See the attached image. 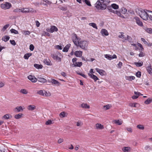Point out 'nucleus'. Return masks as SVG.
Listing matches in <instances>:
<instances>
[{"mask_svg": "<svg viewBox=\"0 0 152 152\" xmlns=\"http://www.w3.org/2000/svg\"><path fill=\"white\" fill-rule=\"evenodd\" d=\"M145 150L148 151H151V148L149 146H146L145 148Z\"/></svg>", "mask_w": 152, "mask_h": 152, "instance_id": "57", "label": "nucleus"}, {"mask_svg": "<svg viewBox=\"0 0 152 152\" xmlns=\"http://www.w3.org/2000/svg\"><path fill=\"white\" fill-rule=\"evenodd\" d=\"M32 53H27L25 54L23 57L25 59H28L29 57L32 56Z\"/></svg>", "mask_w": 152, "mask_h": 152, "instance_id": "26", "label": "nucleus"}, {"mask_svg": "<svg viewBox=\"0 0 152 152\" xmlns=\"http://www.w3.org/2000/svg\"><path fill=\"white\" fill-rule=\"evenodd\" d=\"M110 7H111L112 8L115 10H116L118 8V6L115 4H112Z\"/></svg>", "mask_w": 152, "mask_h": 152, "instance_id": "35", "label": "nucleus"}, {"mask_svg": "<svg viewBox=\"0 0 152 152\" xmlns=\"http://www.w3.org/2000/svg\"><path fill=\"white\" fill-rule=\"evenodd\" d=\"M83 1L85 2V4L88 6H91L90 2L89 0H83Z\"/></svg>", "mask_w": 152, "mask_h": 152, "instance_id": "38", "label": "nucleus"}, {"mask_svg": "<svg viewBox=\"0 0 152 152\" xmlns=\"http://www.w3.org/2000/svg\"><path fill=\"white\" fill-rule=\"evenodd\" d=\"M83 52L80 50H77L74 53L75 55L77 57H80L82 56Z\"/></svg>", "mask_w": 152, "mask_h": 152, "instance_id": "9", "label": "nucleus"}, {"mask_svg": "<svg viewBox=\"0 0 152 152\" xmlns=\"http://www.w3.org/2000/svg\"><path fill=\"white\" fill-rule=\"evenodd\" d=\"M36 107L34 105H29L28 106V110H33L35 109Z\"/></svg>", "mask_w": 152, "mask_h": 152, "instance_id": "27", "label": "nucleus"}, {"mask_svg": "<svg viewBox=\"0 0 152 152\" xmlns=\"http://www.w3.org/2000/svg\"><path fill=\"white\" fill-rule=\"evenodd\" d=\"M60 9L63 11H66L67 10V7H61Z\"/></svg>", "mask_w": 152, "mask_h": 152, "instance_id": "61", "label": "nucleus"}, {"mask_svg": "<svg viewBox=\"0 0 152 152\" xmlns=\"http://www.w3.org/2000/svg\"><path fill=\"white\" fill-rule=\"evenodd\" d=\"M125 78L126 80L129 81H131L132 80H134L135 79V77L133 76H126Z\"/></svg>", "mask_w": 152, "mask_h": 152, "instance_id": "21", "label": "nucleus"}, {"mask_svg": "<svg viewBox=\"0 0 152 152\" xmlns=\"http://www.w3.org/2000/svg\"><path fill=\"white\" fill-rule=\"evenodd\" d=\"M21 10L20 9L18 8L15 9L13 10V12H21Z\"/></svg>", "mask_w": 152, "mask_h": 152, "instance_id": "50", "label": "nucleus"}, {"mask_svg": "<svg viewBox=\"0 0 152 152\" xmlns=\"http://www.w3.org/2000/svg\"><path fill=\"white\" fill-rule=\"evenodd\" d=\"M12 117V115H10L9 114H7L4 115L2 118V119L3 118L7 120L10 118H11Z\"/></svg>", "mask_w": 152, "mask_h": 152, "instance_id": "17", "label": "nucleus"}, {"mask_svg": "<svg viewBox=\"0 0 152 152\" xmlns=\"http://www.w3.org/2000/svg\"><path fill=\"white\" fill-rule=\"evenodd\" d=\"M152 102L151 98H149L147 100H145L144 102V103L146 104H148Z\"/></svg>", "mask_w": 152, "mask_h": 152, "instance_id": "30", "label": "nucleus"}, {"mask_svg": "<svg viewBox=\"0 0 152 152\" xmlns=\"http://www.w3.org/2000/svg\"><path fill=\"white\" fill-rule=\"evenodd\" d=\"M130 148L128 147H124L122 149V150L124 152H129V149Z\"/></svg>", "mask_w": 152, "mask_h": 152, "instance_id": "37", "label": "nucleus"}, {"mask_svg": "<svg viewBox=\"0 0 152 152\" xmlns=\"http://www.w3.org/2000/svg\"><path fill=\"white\" fill-rule=\"evenodd\" d=\"M81 106L83 108L88 109L90 108L89 105H88L87 104L82 103Z\"/></svg>", "mask_w": 152, "mask_h": 152, "instance_id": "32", "label": "nucleus"}, {"mask_svg": "<svg viewBox=\"0 0 152 152\" xmlns=\"http://www.w3.org/2000/svg\"><path fill=\"white\" fill-rule=\"evenodd\" d=\"M95 7L98 10H104L106 9L107 5L104 4L102 2L97 0L95 4Z\"/></svg>", "mask_w": 152, "mask_h": 152, "instance_id": "2", "label": "nucleus"}, {"mask_svg": "<svg viewBox=\"0 0 152 152\" xmlns=\"http://www.w3.org/2000/svg\"><path fill=\"white\" fill-rule=\"evenodd\" d=\"M44 91V95H43V96H50V93H47L46 91H45V90Z\"/></svg>", "mask_w": 152, "mask_h": 152, "instance_id": "46", "label": "nucleus"}, {"mask_svg": "<svg viewBox=\"0 0 152 152\" xmlns=\"http://www.w3.org/2000/svg\"><path fill=\"white\" fill-rule=\"evenodd\" d=\"M143 63L142 62H134V64L137 67H141L142 66Z\"/></svg>", "mask_w": 152, "mask_h": 152, "instance_id": "39", "label": "nucleus"}, {"mask_svg": "<svg viewBox=\"0 0 152 152\" xmlns=\"http://www.w3.org/2000/svg\"><path fill=\"white\" fill-rule=\"evenodd\" d=\"M88 75L89 76H90L91 78L93 79L94 80V81H96V80H99V78L97 77L93 74L88 73Z\"/></svg>", "mask_w": 152, "mask_h": 152, "instance_id": "13", "label": "nucleus"}, {"mask_svg": "<svg viewBox=\"0 0 152 152\" xmlns=\"http://www.w3.org/2000/svg\"><path fill=\"white\" fill-rule=\"evenodd\" d=\"M10 31L11 33H14L15 34H18L19 33L18 31L13 28L11 29Z\"/></svg>", "mask_w": 152, "mask_h": 152, "instance_id": "41", "label": "nucleus"}, {"mask_svg": "<svg viewBox=\"0 0 152 152\" xmlns=\"http://www.w3.org/2000/svg\"><path fill=\"white\" fill-rule=\"evenodd\" d=\"M9 26L10 25L9 24H7L5 25L2 28V31H4L6 29L9 27Z\"/></svg>", "mask_w": 152, "mask_h": 152, "instance_id": "48", "label": "nucleus"}, {"mask_svg": "<svg viewBox=\"0 0 152 152\" xmlns=\"http://www.w3.org/2000/svg\"><path fill=\"white\" fill-rule=\"evenodd\" d=\"M146 32L149 34L152 33V29L151 28H147L145 30Z\"/></svg>", "mask_w": 152, "mask_h": 152, "instance_id": "53", "label": "nucleus"}, {"mask_svg": "<svg viewBox=\"0 0 152 152\" xmlns=\"http://www.w3.org/2000/svg\"><path fill=\"white\" fill-rule=\"evenodd\" d=\"M20 92L24 94H26L28 93V91L26 89H21Z\"/></svg>", "mask_w": 152, "mask_h": 152, "instance_id": "43", "label": "nucleus"}, {"mask_svg": "<svg viewBox=\"0 0 152 152\" xmlns=\"http://www.w3.org/2000/svg\"><path fill=\"white\" fill-rule=\"evenodd\" d=\"M37 94L41 96H43L44 95L43 91L42 90L38 91L37 92Z\"/></svg>", "mask_w": 152, "mask_h": 152, "instance_id": "49", "label": "nucleus"}, {"mask_svg": "<svg viewBox=\"0 0 152 152\" xmlns=\"http://www.w3.org/2000/svg\"><path fill=\"white\" fill-rule=\"evenodd\" d=\"M34 47L33 45L31 44L30 45L29 49L31 51H33L34 49Z\"/></svg>", "mask_w": 152, "mask_h": 152, "instance_id": "55", "label": "nucleus"}, {"mask_svg": "<svg viewBox=\"0 0 152 152\" xmlns=\"http://www.w3.org/2000/svg\"><path fill=\"white\" fill-rule=\"evenodd\" d=\"M148 12H151V14L150 15H149V18L152 21V11H150L149 10H148L147 11Z\"/></svg>", "mask_w": 152, "mask_h": 152, "instance_id": "59", "label": "nucleus"}, {"mask_svg": "<svg viewBox=\"0 0 152 152\" xmlns=\"http://www.w3.org/2000/svg\"><path fill=\"white\" fill-rule=\"evenodd\" d=\"M104 57L107 59L111 60H112V56L109 54H106L104 55Z\"/></svg>", "mask_w": 152, "mask_h": 152, "instance_id": "45", "label": "nucleus"}, {"mask_svg": "<svg viewBox=\"0 0 152 152\" xmlns=\"http://www.w3.org/2000/svg\"><path fill=\"white\" fill-rule=\"evenodd\" d=\"M24 109V107L23 108L21 106L19 107H15L14 110L17 113L19 112L20 111H23V109Z\"/></svg>", "mask_w": 152, "mask_h": 152, "instance_id": "12", "label": "nucleus"}, {"mask_svg": "<svg viewBox=\"0 0 152 152\" xmlns=\"http://www.w3.org/2000/svg\"><path fill=\"white\" fill-rule=\"evenodd\" d=\"M126 40H128V41L130 43L133 42L132 38L129 36L127 35L126 38H125L123 41V42H125Z\"/></svg>", "mask_w": 152, "mask_h": 152, "instance_id": "14", "label": "nucleus"}, {"mask_svg": "<svg viewBox=\"0 0 152 152\" xmlns=\"http://www.w3.org/2000/svg\"><path fill=\"white\" fill-rule=\"evenodd\" d=\"M136 11L140 17L143 20H148L149 15L147 13L145 10L140 8L136 9Z\"/></svg>", "mask_w": 152, "mask_h": 152, "instance_id": "1", "label": "nucleus"}, {"mask_svg": "<svg viewBox=\"0 0 152 152\" xmlns=\"http://www.w3.org/2000/svg\"><path fill=\"white\" fill-rule=\"evenodd\" d=\"M115 123L118 125H121L122 123V121H120L119 120H115Z\"/></svg>", "mask_w": 152, "mask_h": 152, "instance_id": "47", "label": "nucleus"}, {"mask_svg": "<svg viewBox=\"0 0 152 152\" xmlns=\"http://www.w3.org/2000/svg\"><path fill=\"white\" fill-rule=\"evenodd\" d=\"M82 63L81 62H75V64H73L74 66H73L75 67H80L82 66Z\"/></svg>", "mask_w": 152, "mask_h": 152, "instance_id": "25", "label": "nucleus"}, {"mask_svg": "<svg viewBox=\"0 0 152 152\" xmlns=\"http://www.w3.org/2000/svg\"><path fill=\"white\" fill-rule=\"evenodd\" d=\"M137 127L140 129L143 130L144 129V126L143 125L140 124L137 125Z\"/></svg>", "mask_w": 152, "mask_h": 152, "instance_id": "44", "label": "nucleus"}, {"mask_svg": "<svg viewBox=\"0 0 152 152\" xmlns=\"http://www.w3.org/2000/svg\"><path fill=\"white\" fill-rule=\"evenodd\" d=\"M120 12L123 14H125L127 12V10L124 7H122L120 10Z\"/></svg>", "mask_w": 152, "mask_h": 152, "instance_id": "34", "label": "nucleus"}, {"mask_svg": "<svg viewBox=\"0 0 152 152\" xmlns=\"http://www.w3.org/2000/svg\"><path fill=\"white\" fill-rule=\"evenodd\" d=\"M56 48L58 50H61L62 49V47L61 46L59 45H57L56 46Z\"/></svg>", "mask_w": 152, "mask_h": 152, "instance_id": "64", "label": "nucleus"}, {"mask_svg": "<svg viewBox=\"0 0 152 152\" xmlns=\"http://www.w3.org/2000/svg\"><path fill=\"white\" fill-rule=\"evenodd\" d=\"M50 30V32L51 33H53L54 31H58V29L56 26H53L51 27Z\"/></svg>", "mask_w": 152, "mask_h": 152, "instance_id": "20", "label": "nucleus"}, {"mask_svg": "<svg viewBox=\"0 0 152 152\" xmlns=\"http://www.w3.org/2000/svg\"><path fill=\"white\" fill-rule=\"evenodd\" d=\"M48 82L49 83H52V84L56 85L57 86H59L60 85V83L59 82L54 79H52L51 81L48 80Z\"/></svg>", "mask_w": 152, "mask_h": 152, "instance_id": "11", "label": "nucleus"}, {"mask_svg": "<svg viewBox=\"0 0 152 152\" xmlns=\"http://www.w3.org/2000/svg\"><path fill=\"white\" fill-rule=\"evenodd\" d=\"M121 35H119L118 36V37L119 38H123L124 39L125 38L124 37V35L123 34H124V33L121 32Z\"/></svg>", "mask_w": 152, "mask_h": 152, "instance_id": "60", "label": "nucleus"}, {"mask_svg": "<svg viewBox=\"0 0 152 152\" xmlns=\"http://www.w3.org/2000/svg\"><path fill=\"white\" fill-rule=\"evenodd\" d=\"M72 40H78V41H79L80 40V38L78 37L77 34L75 33H74L72 34Z\"/></svg>", "mask_w": 152, "mask_h": 152, "instance_id": "19", "label": "nucleus"}, {"mask_svg": "<svg viewBox=\"0 0 152 152\" xmlns=\"http://www.w3.org/2000/svg\"><path fill=\"white\" fill-rule=\"evenodd\" d=\"M101 33L103 36H107L109 35V33L107 30L104 29H102L101 30Z\"/></svg>", "mask_w": 152, "mask_h": 152, "instance_id": "10", "label": "nucleus"}, {"mask_svg": "<svg viewBox=\"0 0 152 152\" xmlns=\"http://www.w3.org/2000/svg\"><path fill=\"white\" fill-rule=\"evenodd\" d=\"M37 80L40 82L42 83H44L46 82V80L43 77H38L37 78Z\"/></svg>", "mask_w": 152, "mask_h": 152, "instance_id": "18", "label": "nucleus"}, {"mask_svg": "<svg viewBox=\"0 0 152 152\" xmlns=\"http://www.w3.org/2000/svg\"><path fill=\"white\" fill-rule=\"evenodd\" d=\"M71 46L70 44H67L64 48L63 51L64 52H67Z\"/></svg>", "mask_w": 152, "mask_h": 152, "instance_id": "16", "label": "nucleus"}, {"mask_svg": "<svg viewBox=\"0 0 152 152\" xmlns=\"http://www.w3.org/2000/svg\"><path fill=\"white\" fill-rule=\"evenodd\" d=\"M146 70L148 73L150 75H152V67L151 64H150L146 68Z\"/></svg>", "mask_w": 152, "mask_h": 152, "instance_id": "15", "label": "nucleus"}, {"mask_svg": "<svg viewBox=\"0 0 152 152\" xmlns=\"http://www.w3.org/2000/svg\"><path fill=\"white\" fill-rule=\"evenodd\" d=\"M22 33L25 35H28L30 34V32L28 31H23Z\"/></svg>", "mask_w": 152, "mask_h": 152, "instance_id": "42", "label": "nucleus"}, {"mask_svg": "<svg viewBox=\"0 0 152 152\" xmlns=\"http://www.w3.org/2000/svg\"><path fill=\"white\" fill-rule=\"evenodd\" d=\"M95 70L97 72H98L101 75H104L106 74L105 72L102 69H101L98 68H96L95 69Z\"/></svg>", "mask_w": 152, "mask_h": 152, "instance_id": "7", "label": "nucleus"}, {"mask_svg": "<svg viewBox=\"0 0 152 152\" xmlns=\"http://www.w3.org/2000/svg\"><path fill=\"white\" fill-rule=\"evenodd\" d=\"M12 7L11 4L9 2H6L4 4H1L0 7L4 10H7L10 9Z\"/></svg>", "mask_w": 152, "mask_h": 152, "instance_id": "4", "label": "nucleus"}, {"mask_svg": "<svg viewBox=\"0 0 152 152\" xmlns=\"http://www.w3.org/2000/svg\"><path fill=\"white\" fill-rule=\"evenodd\" d=\"M10 38V37L7 35H5L2 38V40L5 42H7L8 41Z\"/></svg>", "mask_w": 152, "mask_h": 152, "instance_id": "22", "label": "nucleus"}, {"mask_svg": "<svg viewBox=\"0 0 152 152\" xmlns=\"http://www.w3.org/2000/svg\"><path fill=\"white\" fill-rule=\"evenodd\" d=\"M22 114L19 113L15 115L14 116V118L16 119H19L22 117Z\"/></svg>", "mask_w": 152, "mask_h": 152, "instance_id": "31", "label": "nucleus"}, {"mask_svg": "<svg viewBox=\"0 0 152 152\" xmlns=\"http://www.w3.org/2000/svg\"><path fill=\"white\" fill-rule=\"evenodd\" d=\"M122 63L121 61H120L118 64V68H121L122 65Z\"/></svg>", "mask_w": 152, "mask_h": 152, "instance_id": "63", "label": "nucleus"}, {"mask_svg": "<svg viewBox=\"0 0 152 152\" xmlns=\"http://www.w3.org/2000/svg\"><path fill=\"white\" fill-rule=\"evenodd\" d=\"M34 66L36 68L38 69H42V68L43 66L41 64H34Z\"/></svg>", "mask_w": 152, "mask_h": 152, "instance_id": "24", "label": "nucleus"}, {"mask_svg": "<svg viewBox=\"0 0 152 152\" xmlns=\"http://www.w3.org/2000/svg\"><path fill=\"white\" fill-rule=\"evenodd\" d=\"M145 55V54L143 53L142 51H140V53L139 54V56L140 57H142L144 56Z\"/></svg>", "mask_w": 152, "mask_h": 152, "instance_id": "62", "label": "nucleus"}, {"mask_svg": "<svg viewBox=\"0 0 152 152\" xmlns=\"http://www.w3.org/2000/svg\"><path fill=\"white\" fill-rule=\"evenodd\" d=\"M28 78L32 83H35L37 80V78L33 75H29L28 77Z\"/></svg>", "mask_w": 152, "mask_h": 152, "instance_id": "6", "label": "nucleus"}, {"mask_svg": "<svg viewBox=\"0 0 152 152\" xmlns=\"http://www.w3.org/2000/svg\"><path fill=\"white\" fill-rule=\"evenodd\" d=\"M114 12H115V13L118 16L121 17L122 18H125V17L124 16H123L121 14V12H120L119 11H118L117 10H115V11Z\"/></svg>", "mask_w": 152, "mask_h": 152, "instance_id": "29", "label": "nucleus"}, {"mask_svg": "<svg viewBox=\"0 0 152 152\" xmlns=\"http://www.w3.org/2000/svg\"><path fill=\"white\" fill-rule=\"evenodd\" d=\"M134 19L135 20V21L137 24L139 26H143V25L142 21L140 20V19L139 17H135Z\"/></svg>", "mask_w": 152, "mask_h": 152, "instance_id": "5", "label": "nucleus"}, {"mask_svg": "<svg viewBox=\"0 0 152 152\" xmlns=\"http://www.w3.org/2000/svg\"><path fill=\"white\" fill-rule=\"evenodd\" d=\"M88 42L87 41H78V45L79 46L84 50H87L88 46Z\"/></svg>", "mask_w": 152, "mask_h": 152, "instance_id": "3", "label": "nucleus"}, {"mask_svg": "<svg viewBox=\"0 0 152 152\" xmlns=\"http://www.w3.org/2000/svg\"><path fill=\"white\" fill-rule=\"evenodd\" d=\"M21 12L23 13H27L29 12V10L27 8H23L21 9Z\"/></svg>", "mask_w": 152, "mask_h": 152, "instance_id": "33", "label": "nucleus"}, {"mask_svg": "<svg viewBox=\"0 0 152 152\" xmlns=\"http://www.w3.org/2000/svg\"><path fill=\"white\" fill-rule=\"evenodd\" d=\"M44 63H45V64L48 65L50 66L52 65V64L51 62L50 61L49 59H45L44 61Z\"/></svg>", "mask_w": 152, "mask_h": 152, "instance_id": "23", "label": "nucleus"}, {"mask_svg": "<svg viewBox=\"0 0 152 152\" xmlns=\"http://www.w3.org/2000/svg\"><path fill=\"white\" fill-rule=\"evenodd\" d=\"M10 43L13 45H15L16 44V42L14 40H10Z\"/></svg>", "mask_w": 152, "mask_h": 152, "instance_id": "58", "label": "nucleus"}, {"mask_svg": "<svg viewBox=\"0 0 152 152\" xmlns=\"http://www.w3.org/2000/svg\"><path fill=\"white\" fill-rule=\"evenodd\" d=\"M103 107L104 108H105L106 110H107L110 108V107L109 104H107L106 105H104Z\"/></svg>", "mask_w": 152, "mask_h": 152, "instance_id": "56", "label": "nucleus"}, {"mask_svg": "<svg viewBox=\"0 0 152 152\" xmlns=\"http://www.w3.org/2000/svg\"><path fill=\"white\" fill-rule=\"evenodd\" d=\"M51 56L54 60L58 61V62H60L61 61V58L60 57H58L56 55L51 54Z\"/></svg>", "mask_w": 152, "mask_h": 152, "instance_id": "8", "label": "nucleus"}, {"mask_svg": "<svg viewBox=\"0 0 152 152\" xmlns=\"http://www.w3.org/2000/svg\"><path fill=\"white\" fill-rule=\"evenodd\" d=\"M107 9L109 10V11L110 12H113L114 13H115V10H113L112 8L111 7H110V6H107Z\"/></svg>", "mask_w": 152, "mask_h": 152, "instance_id": "36", "label": "nucleus"}, {"mask_svg": "<svg viewBox=\"0 0 152 152\" xmlns=\"http://www.w3.org/2000/svg\"><path fill=\"white\" fill-rule=\"evenodd\" d=\"M96 126L97 129H102L104 128V126L103 125L100 124H96Z\"/></svg>", "mask_w": 152, "mask_h": 152, "instance_id": "28", "label": "nucleus"}, {"mask_svg": "<svg viewBox=\"0 0 152 152\" xmlns=\"http://www.w3.org/2000/svg\"><path fill=\"white\" fill-rule=\"evenodd\" d=\"M59 115L61 118H64L65 116V113L64 112H61L59 114Z\"/></svg>", "mask_w": 152, "mask_h": 152, "instance_id": "51", "label": "nucleus"}, {"mask_svg": "<svg viewBox=\"0 0 152 152\" xmlns=\"http://www.w3.org/2000/svg\"><path fill=\"white\" fill-rule=\"evenodd\" d=\"M52 124V121L51 120H48L45 122V124L46 125H50Z\"/></svg>", "mask_w": 152, "mask_h": 152, "instance_id": "52", "label": "nucleus"}, {"mask_svg": "<svg viewBox=\"0 0 152 152\" xmlns=\"http://www.w3.org/2000/svg\"><path fill=\"white\" fill-rule=\"evenodd\" d=\"M136 76L139 78H140L141 76V72L140 71H138L136 73Z\"/></svg>", "mask_w": 152, "mask_h": 152, "instance_id": "54", "label": "nucleus"}, {"mask_svg": "<svg viewBox=\"0 0 152 152\" xmlns=\"http://www.w3.org/2000/svg\"><path fill=\"white\" fill-rule=\"evenodd\" d=\"M89 25L92 26L94 28L97 29V27L96 26V24L94 23H89Z\"/></svg>", "mask_w": 152, "mask_h": 152, "instance_id": "40", "label": "nucleus"}]
</instances>
